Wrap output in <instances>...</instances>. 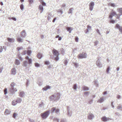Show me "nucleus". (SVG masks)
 I'll return each instance as SVG.
<instances>
[{
  "label": "nucleus",
  "mask_w": 122,
  "mask_h": 122,
  "mask_svg": "<svg viewBox=\"0 0 122 122\" xmlns=\"http://www.w3.org/2000/svg\"><path fill=\"white\" fill-rule=\"evenodd\" d=\"M49 114V111H47L41 113V115L42 118L43 119H45L48 117Z\"/></svg>",
  "instance_id": "nucleus-1"
},
{
  "label": "nucleus",
  "mask_w": 122,
  "mask_h": 122,
  "mask_svg": "<svg viewBox=\"0 0 122 122\" xmlns=\"http://www.w3.org/2000/svg\"><path fill=\"white\" fill-rule=\"evenodd\" d=\"M78 58H86V53H82L78 55Z\"/></svg>",
  "instance_id": "nucleus-2"
},
{
  "label": "nucleus",
  "mask_w": 122,
  "mask_h": 122,
  "mask_svg": "<svg viewBox=\"0 0 122 122\" xmlns=\"http://www.w3.org/2000/svg\"><path fill=\"white\" fill-rule=\"evenodd\" d=\"M115 15H117V14L113 10L111 11L110 13V15L109 16V18L112 19V17Z\"/></svg>",
  "instance_id": "nucleus-3"
},
{
  "label": "nucleus",
  "mask_w": 122,
  "mask_h": 122,
  "mask_svg": "<svg viewBox=\"0 0 122 122\" xmlns=\"http://www.w3.org/2000/svg\"><path fill=\"white\" fill-rule=\"evenodd\" d=\"M94 5V4L93 2H91L89 4V9L91 11L92 10Z\"/></svg>",
  "instance_id": "nucleus-4"
},
{
  "label": "nucleus",
  "mask_w": 122,
  "mask_h": 122,
  "mask_svg": "<svg viewBox=\"0 0 122 122\" xmlns=\"http://www.w3.org/2000/svg\"><path fill=\"white\" fill-rule=\"evenodd\" d=\"M53 54L56 56H58L59 53L57 50L54 49L52 51Z\"/></svg>",
  "instance_id": "nucleus-5"
},
{
  "label": "nucleus",
  "mask_w": 122,
  "mask_h": 122,
  "mask_svg": "<svg viewBox=\"0 0 122 122\" xmlns=\"http://www.w3.org/2000/svg\"><path fill=\"white\" fill-rule=\"evenodd\" d=\"M115 28L118 29L122 33V27L120 26L118 24H117L115 26Z\"/></svg>",
  "instance_id": "nucleus-6"
},
{
  "label": "nucleus",
  "mask_w": 122,
  "mask_h": 122,
  "mask_svg": "<svg viewBox=\"0 0 122 122\" xmlns=\"http://www.w3.org/2000/svg\"><path fill=\"white\" fill-rule=\"evenodd\" d=\"M101 120L103 121L106 122L110 120H111V119L109 118H107L105 117H103L101 118Z\"/></svg>",
  "instance_id": "nucleus-7"
},
{
  "label": "nucleus",
  "mask_w": 122,
  "mask_h": 122,
  "mask_svg": "<svg viewBox=\"0 0 122 122\" xmlns=\"http://www.w3.org/2000/svg\"><path fill=\"white\" fill-rule=\"evenodd\" d=\"M17 90L16 88H10V91L12 93H13L16 92Z\"/></svg>",
  "instance_id": "nucleus-8"
},
{
  "label": "nucleus",
  "mask_w": 122,
  "mask_h": 122,
  "mask_svg": "<svg viewBox=\"0 0 122 122\" xmlns=\"http://www.w3.org/2000/svg\"><path fill=\"white\" fill-rule=\"evenodd\" d=\"M26 59L28 60V63L29 64H30L32 63V61L31 59L29 58L28 56H26L25 57Z\"/></svg>",
  "instance_id": "nucleus-9"
},
{
  "label": "nucleus",
  "mask_w": 122,
  "mask_h": 122,
  "mask_svg": "<svg viewBox=\"0 0 122 122\" xmlns=\"http://www.w3.org/2000/svg\"><path fill=\"white\" fill-rule=\"evenodd\" d=\"M21 36L22 37H25L26 36V33L25 31L24 30L21 32Z\"/></svg>",
  "instance_id": "nucleus-10"
},
{
  "label": "nucleus",
  "mask_w": 122,
  "mask_h": 122,
  "mask_svg": "<svg viewBox=\"0 0 122 122\" xmlns=\"http://www.w3.org/2000/svg\"><path fill=\"white\" fill-rule=\"evenodd\" d=\"M10 112L8 109H6L5 110V115H8L10 114Z\"/></svg>",
  "instance_id": "nucleus-11"
},
{
  "label": "nucleus",
  "mask_w": 122,
  "mask_h": 122,
  "mask_svg": "<svg viewBox=\"0 0 122 122\" xmlns=\"http://www.w3.org/2000/svg\"><path fill=\"white\" fill-rule=\"evenodd\" d=\"M16 73V71L15 68L12 69L11 71V74L13 75H15Z\"/></svg>",
  "instance_id": "nucleus-12"
},
{
  "label": "nucleus",
  "mask_w": 122,
  "mask_h": 122,
  "mask_svg": "<svg viewBox=\"0 0 122 122\" xmlns=\"http://www.w3.org/2000/svg\"><path fill=\"white\" fill-rule=\"evenodd\" d=\"M19 94L20 97H23L24 95V93L23 92L20 91L19 92Z\"/></svg>",
  "instance_id": "nucleus-13"
},
{
  "label": "nucleus",
  "mask_w": 122,
  "mask_h": 122,
  "mask_svg": "<svg viewBox=\"0 0 122 122\" xmlns=\"http://www.w3.org/2000/svg\"><path fill=\"white\" fill-rule=\"evenodd\" d=\"M39 9L41 10V13H42L43 11V6L41 5H40L39 6Z\"/></svg>",
  "instance_id": "nucleus-14"
},
{
  "label": "nucleus",
  "mask_w": 122,
  "mask_h": 122,
  "mask_svg": "<svg viewBox=\"0 0 122 122\" xmlns=\"http://www.w3.org/2000/svg\"><path fill=\"white\" fill-rule=\"evenodd\" d=\"M66 30L69 32L70 33H71V31L73 29L72 28L67 27L66 28Z\"/></svg>",
  "instance_id": "nucleus-15"
},
{
  "label": "nucleus",
  "mask_w": 122,
  "mask_h": 122,
  "mask_svg": "<svg viewBox=\"0 0 122 122\" xmlns=\"http://www.w3.org/2000/svg\"><path fill=\"white\" fill-rule=\"evenodd\" d=\"M118 12L120 14V15H122V8H120L117 9Z\"/></svg>",
  "instance_id": "nucleus-16"
},
{
  "label": "nucleus",
  "mask_w": 122,
  "mask_h": 122,
  "mask_svg": "<svg viewBox=\"0 0 122 122\" xmlns=\"http://www.w3.org/2000/svg\"><path fill=\"white\" fill-rule=\"evenodd\" d=\"M50 87L49 86H46L44 87L43 88V90H45V91H46V90H47L48 89H50Z\"/></svg>",
  "instance_id": "nucleus-17"
},
{
  "label": "nucleus",
  "mask_w": 122,
  "mask_h": 122,
  "mask_svg": "<svg viewBox=\"0 0 122 122\" xmlns=\"http://www.w3.org/2000/svg\"><path fill=\"white\" fill-rule=\"evenodd\" d=\"M108 6H111L112 7H114L115 6V5L114 3H109L108 4Z\"/></svg>",
  "instance_id": "nucleus-18"
},
{
  "label": "nucleus",
  "mask_w": 122,
  "mask_h": 122,
  "mask_svg": "<svg viewBox=\"0 0 122 122\" xmlns=\"http://www.w3.org/2000/svg\"><path fill=\"white\" fill-rule=\"evenodd\" d=\"M17 41L19 42H22L23 41L22 39L20 37H18L17 38Z\"/></svg>",
  "instance_id": "nucleus-19"
},
{
  "label": "nucleus",
  "mask_w": 122,
  "mask_h": 122,
  "mask_svg": "<svg viewBox=\"0 0 122 122\" xmlns=\"http://www.w3.org/2000/svg\"><path fill=\"white\" fill-rule=\"evenodd\" d=\"M27 62L26 61H24L23 62V63L22 66H24L26 67L27 66Z\"/></svg>",
  "instance_id": "nucleus-20"
},
{
  "label": "nucleus",
  "mask_w": 122,
  "mask_h": 122,
  "mask_svg": "<svg viewBox=\"0 0 122 122\" xmlns=\"http://www.w3.org/2000/svg\"><path fill=\"white\" fill-rule=\"evenodd\" d=\"M94 116L92 114H90L88 116V118L90 119H92L93 117Z\"/></svg>",
  "instance_id": "nucleus-21"
},
{
  "label": "nucleus",
  "mask_w": 122,
  "mask_h": 122,
  "mask_svg": "<svg viewBox=\"0 0 122 122\" xmlns=\"http://www.w3.org/2000/svg\"><path fill=\"white\" fill-rule=\"evenodd\" d=\"M104 101V99L102 98H101L98 101V102L101 103Z\"/></svg>",
  "instance_id": "nucleus-22"
},
{
  "label": "nucleus",
  "mask_w": 122,
  "mask_h": 122,
  "mask_svg": "<svg viewBox=\"0 0 122 122\" xmlns=\"http://www.w3.org/2000/svg\"><path fill=\"white\" fill-rule=\"evenodd\" d=\"M7 40L8 41L10 42H14V39L12 38H7Z\"/></svg>",
  "instance_id": "nucleus-23"
},
{
  "label": "nucleus",
  "mask_w": 122,
  "mask_h": 122,
  "mask_svg": "<svg viewBox=\"0 0 122 122\" xmlns=\"http://www.w3.org/2000/svg\"><path fill=\"white\" fill-rule=\"evenodd\" d=\"M42 56V54L40 53H39L37 54V57L39 59H41Z\"/></svg>",
  "instance_id": "nucleus-24"
},
{
  "label": "nucleus",
  "mask_w": 122,
  "mask_h": 122,
  "mask_svg": "<svg viewBox=\"0 0 122 122\" xmlns=\"http://www.w3.org/2000/svg\"><path fill=\"white\" fill-rule=\"evenodd\" d=\"M15 64L16 65H18L20 64V62L18 60L16 59L15 61Z\"/></svg>",
  "instance_id": "nucleus-25"
},
{
  "label": "nucleus",
  "mask_w": 122,
  "mask_h": 122,
  "mask_svg": "<svg viewBox=\"0 0 122 122\" xmlns=\"http://www.w3.org/2000/svg\"><path fill=\"white\" fill-rule=\"evenodd\" d=\"M82 89L85 90H87L89 89V88L87 87L84 86L82 87Z\"/></svg>",
  "instance_id": "nucleus-26"
},
{
  "label": "nucleus",
  "mask_w": 122,
  "mask_h": 122,
  "mask_svg": "<svg viewBox=\"0 0 122 122\" xmlns=\"http://www.w3.org/2000/svg\"><path fill=\"white\" fill-rule=\"evenodd\" d=\"M23 48L22 47H17L16 48V50L18 51H19L20 50H23Z\"/></svg>",
  "instance_id": "nucleus-27"
},
{
  "label": "nucleus",
  "mask_w": 122,
  "mask_h": 122,
  "mask_svg": "<svg viewBox=\"0 0 122 122\" xmlns=\"http://www.w3.org/2000/svg\"><path fill=\"white\" fill-rule=\"evenodd\" d=\"M15 84L14 82H12L11 83V88H13V87L14 86H15Z\"/></svg>",
  "instance_id": "nucleus-28"
},
{
  "label": "nucleus",
  "mask_w": 122,
  "mask_h": 122,
  "mask_svg": "<svg viewBox=\"0 0 122 122\" xmlns=\"http://www.w3.org/2000/svg\"><path fill=\"white\" fill-rule=\"evenodd\" d=\"M17 102L15 101H12V105H15L17 104Z\"/></svg>",
  "instance_id": "nucleus-29"
},
{
  "label": "nucleus",
  "mask_w": 122,
  "mask_h": 122,
  "mask_svg": "<svg viewBox=\"0 0 122 122\" xmlns=\"http://www.w3.org/2000/svg\"><path fill=\"white\" fill-rule=\"evenodd\" d=\"M87 31L86 33H87L88 32V30L91 29V27L89 25H87Z\"/></svg>",
  "instance_id": "nucleus-30"
},
{
  "label": "nucleus",
  "mask_w": 122,
  "mask_h": 122,
  "mask_svg": "<svg viewBox=\"0 0 122 122\" xmlns=\"http://www.w3.org/2000/svg\"><path fill=\"white\" fill-rule=\"evenodd\" d=\"M28 1L30 6V4H32L33 2V0H28Z\"/></svg>",
  "instance_id": "nucleus-31"
},
{
  "label": "nucleus",
  "mask_w": 122,
  "mask_h": 122,
  "mask_svg": "<svg viewBox=\"0 0 122 122\" xmlns=\"http://www.w3.org/2000/svg\"><path fill=\"white\" fill-rule=\"evenodd\" d=\"M31 52L30 50H28L27 51V53L28 55L30 56L31 54Z\"/></svg>",
  "instance_id": "nucleus-32"
},
{
  "label": "nucleus",
  "mask_w": 122,
  "mask_h": 122,
  "mask_svg": "<svg viewBox=\"0 0 122 122\" xmlns=\"http://www.w3.org/2000/svg\"><path fill=\"white\" fill-rule=\"evenodd\" d=\"M73 9L72 8H70L69 10L68 13H72V10Z\"/></svg>",
  "instance_id": "nucleus-33"
},
{
  "label": "nucleus",
  "mask_w": 122,
  "mask_h": 122,
  "mask_svg": "<svg viewBox=\"0 0 122 122\" xmlns=\"http://www.w3.org/2000/svg\"><path fill=\"white\" fill-rule=\"evenodd\" d=\"M56 110V108L54 107H53L52 108L51 110V112H54Z\"/></svg>",
  "instance_id": "nucleus-34"
},
{
  "label": "nucleus",
  "mask_w": 122,
  "mask_h": 122,
  "mask_svg": "<svg viewBox=\"0 0 122 122\" xmlns=\"http://www.w3.org/2000/svg\"><path fill=\"white\" fill-rule=\"evenodd\" d=\"M17 115L16 113H14L13 114V117L15 118L16 116H17Z\"/></svg>",
  "instance_id": "nucleus-35"
},
{
  "label": "nucleus",
  "mask_w": 122,
  "mask_h": 122,
  "mask_svg": "<svg viewBox=\"0 0 122 122\" xmlns=\"http://www.w3.org/2000/svg\"><path fill=\"white\" fill-rule=\"evenodd\" d=\"M35 65L36 67H38L39 66V64L38 63H35Z\"/></svg>",
  "instance_id": "nucleus-36"
},
{
  "label": "nucleus",
  "mask_w": 122,
  "mask_h": 122,
  "mask_svg": "<svg viewBox=\"0 0 122 122\" xmlns=\"http://www.w3.org/2000/svg\"><path fill=\"white\" fill-rule=\"evenodd\" d=\"M20 9L22 10H23L24 8V6L22 4H21L20 6Z\"/></svg>",
  "instance_id": "nucleus-37"
},
{
  "label": "nucleus",
  "mask_w": 122,
  "mask_h": 122,
  "mask_svg": "<svg viewBox=\"0 0 122 122\" xmlns=\"http://www.w3.org/2000/svg\"><path fill=\"white\" fill-rule=\"evenodd\" d=\"M26 54V51H24L21 53L22 55H25Z\"/></svg>",
  "instance_id": "nucleus-38"
},
{
  "label": "nucleus",
  "mask_w": 122,
  "mask_h": 122,
  "mask_svg": "<svg viewBox=\"0 0 122 122\" xmlns=\"http://www.w3.org/2000/svg\"><path fill=\"white\" fill-rule=\"evenodd\" d=\"M75 40L76 42H77L78 41V37H76L75 38Z\"/></svg>",
  "instance_id": "nucleus-39"
},
{
  "label": "nucleus",
  "mask_w": 122,
  "mask_h": 122,
  "mask_svg": "<svg viewBox=\"0 0 122 122\" xmlns=\"http://www.w3.org/2000/svg\"><path fill=\"white\" fill-rule=\"evenodd\" d=\"M45 64L48 65L49 64V62L48 61H46L45 62Z\"/></svg>",
  "instance_id": "nucleus-40"
},
{
  "label": "nucleus",
  "mask_w": 122,
  "mask_h": 122,
  "mask_svg": "<svg viewBox=\"0 0 122 122\" xmlns=\"http://www.w3.org/2000/svg\"><path fill=\"white\" fill-rule=\"evenodd\" d=\"M4 93L5 94H6L7 93V89L6 88H5L4 89Z\"/></svg>",
  "instance_id": "nucleus-41"
},
{
  "label": "nucleus",
  "mask_w": 122,
  "mask_h": 122,
  "mask_svg": "<svg viewBox=\"0 0 122 122\" xmlns=\"http://www.w3.org/2000/svg\"><path fill=\"white\" fill-rule=\"evenodd\" d=\"M110 70V67H108L106 70V71L107 72V73H109V71Z\"/></svg>",
  "instance_id": "nucleus-42"
},
{
  "label": "nucleus",
  "mask_w": 122,
  "mask_h": 122,
  "mask_svg": "<svg viewBox=\"0 0 122 122\" xmlns=\"http://www.w3.org/2000/svg\"><path fill=\"white\" fill-rule=\"evenodd\" d=\"M56 57L55 58V60L56 61H57L58 60H59V58L58 57V56H56Z\"/></svg>",
  "instance_id": "nucleus-43"
},
{
  "label": "nucleus",
  "mask_w": 122,
  "mask_h": 122,
  "mask_svg": "<svg viewBox=\"0 0 122 122\" xmlns=\"http://www.w3.org/2000/svg\"><path fill=\"white\" fill-rule=\"evenodd\" d=\"M41 3L42 4V5L44 6H45L46 5V3L43 2H41Z\"/></svg>",
  "instance_id": "nucleus-44"
},
{
  "label": "nucleus",
  "mask_w": 122,
  "mask_h": 122,
  "mask_svg": "<svg viewBox=\"0 0 122 122\" xmlns=\"http://www.w3.org/2000/svg\"><path fill=\"white\" fill-rule=\"evenodd\" d=\"M3 48L2 46H0V52H2L3 51Z\"/></svg>",
  "instance_id": "nucleus-45"
},
{
  "label": "nucleus",
  "mask_w": 122,
  "mask_h": 122,
  "mask_svg": "<svg viewBox=\"0 0 122 122\" xmlns=\"http://www.w3.org/2000/svg\"><path fill=\"white\" fill-rule=\"evenodd\" d=\"M76 84L74 85V86H73V88L74 89L76 90Z\"/></svg>",
  "instance_id": "nucleus-46"
},
{
  "label": "nucleus",
  "mask_w": 122,
  "mask_h": 122,
  "mask_svg": "<svg viewBox=\"0 0 122 122\" xmlns=\"http://www.w3.org/2000/svg\"><path fill=\"white\" fill-rule=\"evenodd\" d=\"M115 22V21L114 20H112L110 21V22L112 23H114Z\"/></svg>",
  "instance_id": "nucleus-47"
},
{
  "label": "nucleus",
  "mask_w": 122,
  "mask_h": 122,
  "mask_svg": "<svg viewBox=\"0 0 122 122\" xmlns=\"http://www.w3.org/2000/svg\"><path fill=\"white\" fill-rule=\"evenodd\" d=\"M59 110L58 109H56L55 110V112L57 113L59 112Z\"/></svg>",
  "instance_id": "nucleus-48"
},
{
  "label": "nucleus",
  "mask_w": 122,
  "mask_h": 122,
  "mask_svg": "<svg viewBox=\"0 0 122 122\" xmlns=\"http://www.w3.org/2000/svg\"><path fill=\"white\" fill-rule=\"evenodd\" d=\"M11 19L13 20L14 21L16 20V18L14 17H12L11 18Z\"/></svg>",
  "instance_id": "nucleus-49"
},
{
  "label": "nucleus",
  "mask_w": 122,
  "mask_h": 122,
  "mask_svg": "<svg viewBox=\"0 0 122 122\" xmlns=\"http://www.w3.org/2000/svg\"><path fill=\"white\" fill-rule=\"evenodd\" d=\"M88 93H89V92H86L84 93V94L85 95L88 94Z\"/></svg>",
  "instance_id": "nucleus-50"
},
{
  "label": "nucleus",
  "mask_w": 122,
  "mask_h": 122,
  "mask_svg": "<svg viewBox=\"0 0 122 122\" xmlns=\"http://www.w3.org/2000/svg\"><path fill=\"white\" fill-rule=\"evenodd\" d=\"M121 107L120 106H119L117 107V109H120L121 108Z\"/></svg>",
  "instance_id": "nucleus-51"
},
{
  "label": "nucleus",
  "mask_w": 122,
  "mask_h": 122,
  "mask_svg": "<svg viewBox=\"0 0 122 122\" xmlns=\"http://www.w3.org/2000/svg\"><path fill=\"white\" fill-rule=\"evenodd\" d=\"M18 58L20 60L22 61V59L21 57H18Z\"/></svg>",
  "instance_id": "nucleus-52"
},
{
  "label": "nucleus",
  "mask_w": 122,
  "mask_h": 122,
  "mask_svg": "<svg viewBox=\"0 0 122 122\" xmlns=\"http://www.w3.org/2000/svg\"><path fill=\"white\" fill-rule=\"evenodd\" d=\"M56 18H54V19L52 20V22H55V20H56Z\"/></svg>",
  "instance_id": "nucleus-53"
},
{
  "label": "nucleus",
  "mask_w": 122,
  "mask_h": 122,
  "mask_svg": "<svg viewBox=\"0 0 122 122\" xmlns=\"http://www.w3.org/2000/svg\"><path fill=\"white\" fill-rule=\"evenodd\" d=\"M117 98H118V99H119L121 97L119 95H117Z\"/></svg>",
  "instance_id": "nucleus-54"
},
{
  "label": "nucleus",
  "mask_w": 122,
  "mask_h": 122,
  "mask_svg": "<svg viewBox=\"0 0 122 122\" xmlns=\"http://www.w3.org/2000/svg\"><path fill=\"white\" fill-rule=\"evenodd\" d=\"M61 37H59L58 38V40L59 41H60L61 40Z\"/></svg>",
  "instance_id": "nucleus-55"
},
{
  "label": "nucleus",
  "mask_w": 122,
  "mask_h": 122,
  "mask_svg": "<svg viewBox=\"0 0 122 122\" xmlns=\"http://www.w3.org/2000/svg\"><path fill=\"white\" fill-rule=\"evenodd\" d=\"M3 69V68H1L0 69V73H1L2 71V70Z\"/></svg>",
  "instance_id": "nucleus-56"
},
{
  "label": "nucleus",
  "mask_w": 122,
  "mask_h": 122,
  "mask_svg": "<svg viewBox=\"0 0 122 122\" xmlns=\"http://www.w3.org/2000/svg\"><path fill=\"white\" fill-rule=\"evenodd\" d=\"M97 32L98 33L100 34V32H99V30L98 29L97 30Z\"/></svg>",
  "instance_id": "nucleus-57"
},
{
  "label": "nucleus",
  "mask_w": 122,
  "mask_h": 122,
  "mask_svg": "<svg viewBox=\"0 0 122 122\" xmlns=\"http://www.w3.org/2000/svg\"><path fill=\"white\" fill-rule=\"evenodd\" d=\"M107 92H103V94L104 95H105L107 94Z\"/></svg>",
  "instance_id": "nucleus-58"
},
{
  "label": "nucleus",
  "mask_w": 122,
  "mask_h": 122,
  "mask_svg": "<svg viewBox=\"0 0 122 122\" xmlns=\"http://www.w3.org/2000/svg\"><path fill=\"white\" fill-rule=\"evenodd\" d=\"M59 35H57V36H56V38H58H58H59Z\"/></svg>",
  "instance_id": "nucleus-59"
},
{
  "label": "nucleus",
  "mask_w": 122,
  "mask_h": 122,
  "mask_svg": "<svg viewBox=\"0 0 122 122\" xmlns=\"http://www.w3.org/2000/svg\"><path fill=\"white\" fill-rule=\"evenodd\" d=\"M0 5H3V4L2 3V2H1L0 3Z\"/></svg>",
  "instance_id": "nucleus-60"
},
{
  "label": "nucleus",
  "mask_w": 122,
  "mask_h": 122,
  "mask_svg": "<svg viewBox=\"0 0 122 122\" xmlns=\"http://www.w3.org/2000/svg\"><path fill=\"white\" fill-rule=\"evenodd\" d=\"M62 6L63 7H65L66 6V5H62Z\"/></svg>",
  "instance_id": "nucleus-61"
},
{
  "label": "nucleus",
  "mask_w": 122,
  "mask_h": 122,
  "mask_svg": "<svg viewBox=\"0 0 122 122\" xmlns=\"http://www.w3.org/2000/svg\"><path fill=\"white\" fill-rule=\"evenodd\" d=\"M119 67H117V71H118L119 70Z\"/></svg>",
  "instance_id": "nucleus-62"
},
{
  "label": "nucleus",
  "mask_w": 122,
  "mask_h": 122,
  "mask_svg": "<svg viewBox=\"0 0 122 122\" xmlns=\"http://www.w3.org/2000/svg\"><path fill=\"white\" fill-rule=\"evenodd\" d=\"M20 1L21 2H22L24 1V0H20Z\"/></svg>",
  "instance_id": "nucleus-63"
},
{
  "label": "nucleus",
  "mask_w": 122,
  "mask_h": 122,
  "mask_svg": "<svg viewBox=\"0 0 122 122\" xmlns=\"http://www.w3.org/2000/svg\"><path fill=\"white\" fill-rule=\"evenodd\" d=\"M75 66H77V64L76 63H75Z\"/></svg>",
  "instance_id": "nucleus-64"
}]
</instances>
